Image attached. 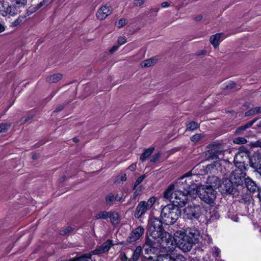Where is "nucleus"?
Listing matches in <instances>:
<instances>
[{
	"label": "nucleus",
	"instance_id": "1",
	"mask_svg": "<svg viewBox=\"0 0 261 261\" xmlns=\"http://www.w3.org/2000/svg\"><path fill=\"white\" fill-rule=\"evenodd\" d=\"M147 235L146 244L151 247L158 243L163 248L171 250L174 240L184 252L188 251L186 249L188 238L186 233L178 230L174 233L173 238L169 233L164 231L162 222L159 218H152L149 220Z\"/></svg>",
	"mask_w": 261,
	"mask_h": 261
},
{
	"label": "nucleus",
	"instance_id": "2",
	"mask_svg": "<svg viewBox=\"0 0 261 261\" xmlns=\"http://www.w3.org/2000/svg\"><path fill=\"white\" fill-rule=\"evenodd\" d=\"M210 185H200L197 187V194L195 198L198 196L200 199L204 202L211 204L214 202L216 198L217 192L214 188L217 189L222 185L221 180L217 176H212L208 179Z\"/></svg>",
	"mask_w": 261,
	"mask_h": 261
},
{
	"label": "nucleus",
	"instance_id": "3",
	"mask_svg": "<svg viewBox=\"0 0 261 261\" xmlns=\"http://www.w3.org/2000/svg\"><path fill=\"white\" fill-rule=\"evenodd\" d=\"M164 197L169 199L175 206L177 207H183L187 203L190 198L192 196L187 192L182 190H176L173 186H170L164 192Z\"/></svg>",
	"mask_w": 261,
	"mask_h": 261
},
{
	"label": "nucleus",
	"instance_id": "4",
	"mask_svg": "<svg viewBox=\"0 0 261 261\" xmlns=\"http://www.w3.org/2000/svg\"><path fill=\"white\" fill-rule=\"evenodd\" d=\"M174 188L187 192L193 198L197 194V185L193 182V178L191 172H188L179 178L174 185Z\"/></svg>",
	"mask_w": 261,
	"mask_h": 261
},
{
	"label": "nucleus",
	"instance_id": "5",
	"mask_svg": "<svg viewBox=\"0 0 261 261\" xmlns=\"http://www.w3.org/2000/svg\"><path fill=\"white\" fill-rule=\"evenodd\" d=\"M181 215V211L172 204H169L162 207L161 217L162 223L166 225L173 224Z\"/></svg>",
	"mask_w": 261,
	"mask_h": 261
},
{
	"label": "nucleus",
	"instance_id": "6",
	"mask_svg": "<svg viewBox=\"0 0 261 261\" xmlns=\"http://www.w3.org/2000/svg\"><path fill=\"white\" fill-rule=\"evenodd\" d=\"M156 201L155 197H150L147 201H141L138 204L135 210L134 216L139 219L145 213L150 210Z\"/></svg>",
	"mask_w": 261,
	"mask_h": 261
},
{
	"label": "nucleus",
	"instance_id": "7",
	"mask_svg": "<svg viewBox=\"0 0 261 261\" xmlns=\"http://www.w3.org/2000/svg\"><path fill=\"white\" fill-rule=\"evenodd\" d=\"M245 169L242 168H237L233 170L229 176V181L231 184L235 185H242L244 181L246 176V173L244 170Z\"/></svg>",
	"mask_w": 261,
	"mask_h": 261
},
{
	"label": "nucleus",
	"instance_id": "8",
	"mask_svg": "<svg viewBox=\"0 0 261 261\" xmlns=\"http://www.w3.org/2000/svg\"><path fill=\"white\" fill-rule=\"evenodd\" d=\"M201 214V208L197 205H189L184 211V218L190 220L198 219Z\"/></svg>",
	"mask_w": 261,
	"mask_h": 261
},
{
	"label": "nucleus",
	"instance_id": "9",
	"mask_svg": "<svg viewBox=\"0 0 261 261\" xmlns=\"http://www.w3.org/2000/svg\"><path fill=\"white\" fill-rule=\"evenodd\" d=\"M187 236H188L187 244H186V249L187 250H190L192 248V245L196 243L199 239L200 232L199 231L192 228H190L187 229L186 231Z\"/></svg>",
	"mask_w": 261,
	"mask_h": 261
},
{
	"label": "nucleus",
	"instance_id": "10",
	"mask_svg": "<svg viewBox=\"0 0 261 261\" xmlns=\"http://www.w3.org/2000/svg\"><path fill=\"white\" fill-rule=\"evenodd\" d=\"M19 11L15 7L10 6L5 0H0V15L6 16L7 15L14 16L17 14Z\"/></svg>",
	"mask_w": 261,
	"mask_h": 261
},
{
	"label": "nucleus",
	"instance_id": "11",
	"mask_svg": "<svg viewBox=\"0 0 261 261\" xmlns=\"http://www.w3.org/2000/svg\"><path fill=\"white\" fill-rule=\"evenodd\" d=\"M114 245V241L112 240L108 239L101 245L92 251L90 254H91V255H100L102 254L107 253Z\"/></svg>",
	"mask_w": 261,
	"mask_h": 261
},
{
	"label": "nucleus",
	"instance_id": "12",
	"mask_svg": "<svg viewBox=\"0 0 261 261\" xmlns=\"http://www.w3.org/2000/svg\"><path fill=\"white\" fill-rule=\"evenodd\" d=\"M250 157L247 151H239L234 158V163L237 168L245 169V164L246 160L249 161Z\"/></svg>",
	"mask_w": 261,
	"mask_h": 261
},
{
	"label": "nucleus",
	"instance_id": "13",
	"mask_svg": "<svg viewBox=\"0 0 261 261\" xmlns=\"http://www.w3.org/2000/svg\"><path fill=\"white\" fill-rule=\"evenodd\" d=\"M144 229L143 226H139L133 229L127 239V241L129 243H133L138 240L144 234Z\"/></svg>",
	"mask_w": 261,
	"mask_h": 261
},
{
	"label": "nucleus",
	"instance_id": "14",
	"mask_svg": "<svg viewBox=\"0 0 261 261\" xmlns=\"http://www.w3.org/2000/svg\"><path fill=\"white\" fill-rule=\"evenodd\" d=\"M224 150L221 146H216L212 149L208 150L207 155L209 159H220L221 160L224 156Z\"/></svg>",
	"mask_w": 261,
	"mask_h": 261
},
{
	"label": "nucleus",
	"instance_id": "15",
	"mask_svg": "<svg viewBox=\"0 0 261 261\" xmlns=\"http://www.w3.org/2000/svg\"><path fill=\"white\" fill-rule=\"evenodd\" d=\"M250 166L255 170H261V155L255 152L249 159Z\"/></svg>",
	"mask_w": 261,
	"mask_h": 261
},
{
	"label": "nucleus",
	"instance_id": "16",
	"mask_svg": "<svg viewBox=\"0 0 261 261\" xmlns=\"http://www.w3.org/2000/svg\"><path fill=\"white\" fill-rule=\"evenodd\" d=\"M112 10L111 7L103 6L97 11L96 16L98 19L103 20L111 14Z\"/></svg>",
	"mask_w": 261,
	"mask_h": 261
},
{
	"label": "nucleus",
	"instance_id": "17",
	"mask_svg": "<svg viewBox=\"0 0 261 261\" xmlns=\"http://www.w3.org/2000/svg\"><path fill=\"white\" fill-rule=\"evenodd\" d=\"M245 186L250 192H254L257 189L256 184L250 177H246L244 180Z\"/></svg>",
	"mask_w": 261,
	"mask_h": 261
},
{
	"label": "nucleus",
	"instance_id": "18",
	"mask_svg": "<svg viewBox=\"0 0 261 261\" xmlns=\"http://www.w3.org/2000/svg\"><path fill=\"white\" fill-rule=\"evenodd\" d=\"M223 36V34L222 33H217L215 35H212L210 37V42L215 48L219 45L220 43V39Z\"/></svg>",
	"mask_w": 261,
	"mask_h": 261
},
{
	"label": "nucleus",
	"instance_id": "19",
	"mask_svg": "<svg viewBox=\"0 0 261 261\" xmlns=\"http://www.w3.org/2000/svg\"><path fill=\"white\" fill-rule=\"evenodd\" d=\"M109 217L113 225L118 224L120 222L118 214L115 212H110Z\"/></svg>",
	"mask_w": 261,
	"mask_h": 261
},
{
	"label": "nucleus",
	"instance_id": "20",
	"mask_svg": "<svg viewBox=\"0 0 261 261\" xmlns=\"http://www.w3.org/2000/svg\"><path fill=\"white\" fill-rule=\"evenodd\" d=\"M153 150L154 148L153 147L145 149L144 152L140 156V160L142 162H144L149 156H150L153 152Z\"/></svg>",
	"mask_w": 261,
	"mask_h": 261
},
{
	"label": "nucleus",
	"instance_id": "21",
	"mask_svg": "<svg viewBox=\"0 0 261 261\" xmlns=\"http://www.w3.org/2000/svg\"><path fill=\"white\" fill-rule=\"evenodd\" d=\"M62 78V75L60 73L53 74L48 76L46 79L47 81L49 83H57Z\"/></svg>",
	"mask_w": 261,
	"mask_h": 261
},
{
	"label": "nucleus",
	"instance_id": "22",
	"mask_svg": "<svg viewBox=\"0 0 261 261\" xmlns=\"http://www.w3.org/2000/svg\"><path fill=\"white\" fill-rule=\"evenodd\" d=\"M28 0H12L14 5L13 7H15L17 9L19 10V8L24 7L27 2Z\"/></svg>",
	"mask_w": 261,
	"mask_h": 261
},
{
	"label": "nucleus",
	"instance_id": "23",
	"mask_svg": "<svg viewBox=\"0 0 261 261\" xmlns=\"http://www.w3.org/2000/svg\"><path fill=\"white\" fill-rule=\"evenodd\" d=\"M109 213L110 212L105 211L99 212L94 216V219L95 220L106 219L109 218Z\"/></svg>",
	"mask_w": 261,
	"mask_h": 261
},
{
	"label": "nucleus",
	"instance_id": "24",
	"mask_svg": "<svg viewBox=\"0 0 261 261\" xmlns=\"http://www.w3.org/2000/svg\"><path fill=\"white\" fill-rule=\"evenodd\" d=\"M256 119H254L250 122H248L245 125L238 128L236 130V133L237 134H239L241 131L246 130L247 128L253 125V124L256 121Z\"/></svg>",
	"mask_w": 261,
	"mask_h": 261
},
{
	"label": "nucleus",
	"instance_id": "25",
	"mask_svg": "<svg viewBox=\"0 0 261 261\" xmlns=\"http://www.w3.org/2000/svg\"><path fill=\"white\" fill-rule=\"evenodd\" d=\"M141 252L142 248L140 246L137 247L133 254L132 259L133 261H137L139 259Z\"/></svg>",
	"mask_w": 261,
	"mask_h": 261
},
{
	"label": "nucleus",
	"instance_id": "26",
	"mask_svg": "<svg viewBox=\"0 0 261 261\" xmlns=\"http://www.w3.org/2000/svg\"><path fill=\"white\" fill-rule=\"evenodd\" d=\"M114 200V195L112 193H109L105 197L106 202L109 206L113 204Z\"/></svg>",
	"mask_w": 261,
	"mask_h": 261
},
{
	"label": "nucleus",
	"instance_id": "27",
	"mask_svg": "<svg viewBox=\"0 0 261 261\" xmlns=\"http://www.w3.org/2000/svg\"><path fill=\"white\" fill-rule=\"evenodd\" d=\"M155 63V61L153 59H149L146 60H145L143 61L141 63V66L142 67H150L154 65V64Z\"/></svg>",
	"mask_w": 261,
	"mask_h": 261
},
{
	"label": "nucleus",
	"instance_id": "28",
	"mask_svg": "<svg viewBox=\"0 0 261 261\" xmlns=\"http://www.w3.org/2000/svg\"><path fill=\"white\" fill-rule=\"evenodd\" d=\"M199 127V124L196 122L192 121L188 124L187 130H194Z\"/></svg>",
	"mask_w": 261,
	"mask_h": 261
},
{
	"label": "nucleus",
	"instance_id": "29",
	"mask_svg": "<svg viewBox=\"0 0 261 261\" xmlns=\"http://www.w3.org/2000/svg\"><path fill=\"white\" fill-rule=\"evenodd\" d=\"M236 86L235 83L232 81H229L225 82L223 85V88L225 89H232Z\"/></svg>",
	"mask_w": 261,
	"mask_h": 261
},
{
	"label": "nucleus",
	"instance_id": "30",
	"mask_svg": "<svg viewBox=\"0 0 261 261\" xmlns=\"http://www.w3.org/2000/svg\"><path fill=\"white\" fill-rule=\"evenodd\" d=\"M10 126V124L2 123L0 124V134L6 132Z\"/></svg>",
	"mask_w": 261,
	"mask_h": 261
},
{
	"label": "nucleus",
	"instance_id": "31",
	"mask_svg": "<svg viewBox=\"0 0 261 261\" xmlns=\"http://www.w3.org/2000/svg\"><path fill=\"white\" fill-rule=\"evenodd\" d=\"M158 258L159 261H174L171 256L168 254L161 255Z\"/></svg>",
	"mask_w": 261,
	"mask_h": 261
},
{
	"label": "nucleus",
	"instance_id": "32",
	"mask_svg": "<svg viewBox=\"0 0 261 261\" xmlns=\"http://www.w3.org/2000/svg\"><path fill=\"white\" fill-rule=\"evenodd\" d=\"M91 257V254H87L81 258H79L76 259H71L69 261H90Z\"/></svg>",
	"mask_w": 261,
	"mask_h": 261
},
{
	"label": "nucleus",
	"instance_id": "33",
	"mask_svg": "<svg viewBox=\"0 0 261 261\" xmlns=\"http://www.w3.org/2000/svg\"><path fill=\"white\" fill-rule=\"evenodd\" d=\"M203 137V134H196L191 137V140L193 142H197Z\"/></svg>",
	"mask_w": 261,
	"mask_h": 261
},
{
	"label": "nucleus",
	"instance_id": "34",
	"mask_svg": "<svg viewBox=\"0 0 261 261\" xmlns=\"http://www.w3.org/2000/svg\"><path fill=\"white\" fill-rule=\"evenodd\" d=\"M73 228L70 226H67L65 228H63L62 230H60V234L61 235H65L69 233L71 231L73 230Z\"/></svg>",
	"mask_w": 261,
	"mask_h": 261
},
{
	"label": "nucleus",
	"instance_id": "35",
	"mask_svg": "<svg viewBox=\"0 0 261 261\" xmlns=\"http://www.w3.org/2000/svg\"><path fill=\"white\" fill-rule=\"evenodd\" d=\"M247 142V140L243 137H238L233 140V143L237 144H243Z\"/></svg>",
	"mask_w": 261,
	"mask_h": 261
},
{
	"label": "nucleus",
	"instance_id": "36",
	"mask_svg": "<svg viewBox=\"0 0 261 261\" xmlns=\"http://www.w3.org/2000/svg\"><path fill=\"white\" fill-rule=\"evenodd\" d=\"M146 177V176L145 174L144 175H142L141 176H140L139 177H138L137 178V179L136 180L135 184H134V188H133V189L134 190H135L137 188V187L143 181V180L145 179V178Z\"/></svg>",
	"mask_w": 261,
	"mask_h": 261
},
{
	"label": "nucleus",
	"instance_id": "37",
	"mask_svg": "<svg viewBox=\"0 0 261 261\" xmlns=\"http://www.w3.org/2000/svg\"><path fill=\"white\" fill-rule=\"evenodd\" d=\"M123 193H117L115 196L114 195V199L117 202H121L123 200Z\"/></svg>",
	"mask_w": 261,
	"mask_h": 261
},
{
	"label": "nucleus",
	"instance_id": "38",
	"mask_svg": "<svg viewBox=\"0 0 261 261\" xmlns=\"http://www.w3.org/2000/svg\"><path fill=\"white\" fill-rule=\"evenodd\" d=\"M126 23V20L124 18H121L118 22L116 23V25L119 28H120L124 26L125 24Z\"/></svg>",
	"mask_w": 261,
	"mask_h": 261
},
{
	"label": "nucleus",
	"instance_id": "39",
	"mask_svg": "<svg viewBox=\"0 0 261 261\" xmlns=\"http://www.w3.org/2000/svg\"><path fill=\"white\" fill-rule=\"evenodd\" d=\"M255 114H257V113H256V110L255 109V108L249 110V111H248L247 112H246L245 113V116H250V115H254Z\"/></svg>",
	"mask_w": 261,
	"mask_h": 261
},
{
	"label": "nucleus",
	"instance_id": "40",
	"mask_svg": "<svg viewBox=\"0 0 261 261\" xmlns=\"http://www.w3.org/2000/svg\"><path fill=\"white\" fill-rule=\"evenodd\" d=\"M220 254V250L217 247L213 249V255L215 257H219Z\"/></svg>",
	"mask_w": 261,
	"mask_h": 261
},
{
	"label": "nucleus",
	"instance_id": "41",
	"mask_svg": "<svg viewBox=\"0 0 261 261\" xmlns=\"http://www.w3.org/2000/svg\"><path fill=\"white\" fill-rule=\"evenodd\" d=\"M160 154L159 153H156L153 154L151 158H150V162H156L159 158H160Z\"/></svg>",
	"mask_w": 261,
	"mask_h": 261
},
{
	"label": "nucleus",
	"instance_id": "42",
	"mask_svg": "<svg viewBox=\"0 0 261 261\" xmlns=\"http://www.w3.org/2000/svg\"><path fill=\"white\" fill-rule=\"evenodd\" d=\"M126 41V39L124 37H121V36L118 37V38L117 39V42L120 45H123L124 43H125Z\"/></svg>",
	"mask_w": 261,
	"mask_h": 261
},
{
	"label": "nucleus",
	"instance_id": "43",
	"mask_svg": "<svg viewBox=\"0 0 261 261\" xmlns=\"http://www.w3.org/2000/svg\"><path fill=\"white\" fill-rule=\"evenodd\" d=\"M174 261H185V257L182 255H178L175 258H173Z\"/></svg>",
	"mask_w": 261,
	"mask_h": 261
},
{
	"label": "nucleus",
	"instance_id": "44",
	"mask_svg": "<svg viewBox=\"0 0 261 261\" xmlns=\"http://www.w3.org/2000/svg\"><path fill=\"white\" fill-rule=\"evenodd\" d=\"M23 17H18L13 22V24L15 26L18 25L19 24H20L21 21H22V19H23Z\"/></svg>",
	"mask_w": 261,
	"mask_h": 261
},
{
	"label": "nucleus",
	"instance_id": "45",
	"mask_svg": "<svg viewBox=\"0 0 261 261\" xmlns=\"http://www.w3.org/2000/svg\"><path fill=\"white\" fill-rule=\"evenodd\" d=\"M119 47V46L118 45H114L109 49V52L111 54H113L114 52H115L118 49Z\"/></svg>",
	"mask_w": 261,
	"mask_h": 261
},
{
	"label": "nucleus",
	"instance_id": "46",
	"mask_svg": "<svg viewBox=\"0 0 261 261\" xmlns=\"http://www.w3.org/2000/svg\"><path fill=\"white\" fill-rule=\"evenodd\" d=\"M144 3V0H136L134 2V5L136 6H140Z\"/></svg>",
	"mask_w": 261,
	"mask_h": 261
},
{
	"label": "nucleus",
	"instance_id": "47",
	"mask_svg": "<svg viewBox=\"0 0 261 261\" xmlns=\"http://www.w3.org/2000/svg\"><path fill=\"white\" fill-rule=\"evenodd\" d=\"M121 261H131L130 259L126 256L124 253L121 254Z\"/></svg>",
	"mask_w": 261,
	"mask_h": 261
},
{
	"label": "nucleus",
	"instance_id": "48",
	"mask_svg": "<svg viewBox=\"0 0 261 261\" xmlns=\"http://www.w3.org/2000/svg\"><path fill=\"white\" fill-rule=\"evenodd\" d=\"M251 145L253 147H261V142L259 141H256L251 143Z\"/></svg>",
	"mask_w": 261,
	"mask_h": 261
},
{
	"label": "nucleus",
	"instance_id": "49",
	"mask_svg": "<svg viewBox=\"0 0 261 261\" xmlns=\"http://www.w3.org/2000/svg\"><path fill=\"white\" fill-rule=\"evenodd\" d=\"M136 167H137V165L135 163V164H132L131 165H130L128 167V169L130 171H134L136 169Z\"/></svg>",
	"mask_w": 261,
	"mask_h": 261
},
{
	"label": "nucleus",
	"instance_id": "50",
	"mask_svg": "<svg viewBox=\"0 0 261 261\" xmlns=\"http://www.w3.org/2000/svg\"><path fill=\"white\" fill-rule=\"evenodd\" d=\"M47 2V1L44 0L42 2H41L37 6V8L39 9L42 6H43L45 3Z\"/></svg>",
	"mask_w": 261,
	"mask_h": 261
},
{
	"label": "nucleus",
	"instance_id": "51",
	"mask_svg": "<svg viewBox=\"0 0 261 261\" xmlns=\"http://www.w3.org/2000/svg\"><path fill=\"white\" fill-rule=\"evenodd\" d=\"M162 8H167L170 6V4L168 2H163L161 4Z\"/></svg>",
	"mask_w": 261,
	"mask_h": 261
},
{
	"label": "nucleus",
	"instance_id": "52",
	"mask_svg": "<svg viewBox=\"0 0 261 261\" xmlns=\"http://www.w3.org/2000/svg\"><path fill=\"white\" fill-rule=\"evenodd\" d=\"M256 110L257 114L261 113V106L255 108Z\"/></svg>",
	"mask_w": 261,
	"mask_h": 261
},
{
	"label": "nucleus",
	"instance_id": "53",
	"mask_svg": "<svg viewBox=\"0 0 261 261\" xmlns=\"http://www.w3.org/2000/svg\"><path fill=\"white\" fill-rule=\"evenodd\" d=\"M141 192V190H140L139 191H138V189H137L135 191V192L134 193V196L135 197H137L138 195H139L140 194V192Z\"/></svg>",
	"mask_w": 261,
	"mask_h": 261
},
{
	"label": "nucleus",
	"instance_id": "54",
	"mask_svg": "<svg viewBox=\"0 0 261 261\" xmlns=\"http://www.w3.org/2000/svg\"><path fill=\"white\" fill-rule=\"evenodd\" d=\"M126 180V174H124V175L122 176L121 177V180L122 181H125Z\"/></svg>",
	"mask_w": 261,
	"mask_h": 261
},
{
	"label": "nucleus",
	"instance_id": "55",
	"mask_svg": "<svg viewBox=\"0 0 261 261\" xmlns=\"http://www.w3.org/2000/svg\"><path fill=\"white\" fill-rule=\"evenodd\" d=\"M5 30V27L0 24V33L3 32Z\"/></svg>",
	"mask_w": 261,
	"mask_h": 261
},
{
	"label": "nucleus",
	"instance_id": "56",
	"mask_svg": "<svg viewBox=\"0 0 261 261\" xmlns=\"http://www.w3.org/2000/svg\"><path fill=\"white\" fill-rule=\"evenodd\" d=\"M63 109V106H60L57 108L56 111H60Z\"/></svg>",
	"mask_w": 261,
	"mask_h": 261
},
{
	"label": "nucleus",
	"instance_id": "57",
	"mask_svg": "<svg viewBox=\"0 0 261 261\" xmlns=\"http://www.w3.org/2000/svg\"><path fill=\"white\" fill-rule=\"evenodd\" d=\"M202 19V16L199 15L195 18V19L197 21L200 20Z\"/></svg>",
	"mask_w": 261,
	"mask_h": 261
},
{
	"label": "nucleus",
	"instance_id": "58",
	"mask_svg": "<svg viewBox=\"0 0 261 261\" xmlns=\"http://www.w3.org/2000/svg\"><path fill=\"white\" fill-rule=\"evenodd\" d=\"M258 197L261 201V190L259 191L258 194Z\"/></svg>",
	"mask_w": 261,
	"mask_h": 261
},
{
	"label": "nucleus",
	"instance_id": "59",
	"mask_svg": "<svg viewBox=\"0 0 261 261\" xmlns=\"http://www.w3.org/2000/svg\"><path fill=\"white\" fill-rule=\"evenodd\" d=\"M257 126L259 127H261V120L257 124Z\"/></svg>",
	"mask_w": 261,
	"mask_h": 261
},
{
	"label": "nucleus",
	"instance_id": "60",
	"mask_svg": "<svg viewBox=\"0 0 261 261\" xmlns=\"http://www.w3.org/2000/svg\"><path fill=\"white\" fill-rule=\"evenodd\" d=\"M73 141H74V142H77V141H78V139H77L76 138H74L73 139Z\"/></svg>",
	"mask_w": 261,
	"mask_h": 261
}]
</instances>
